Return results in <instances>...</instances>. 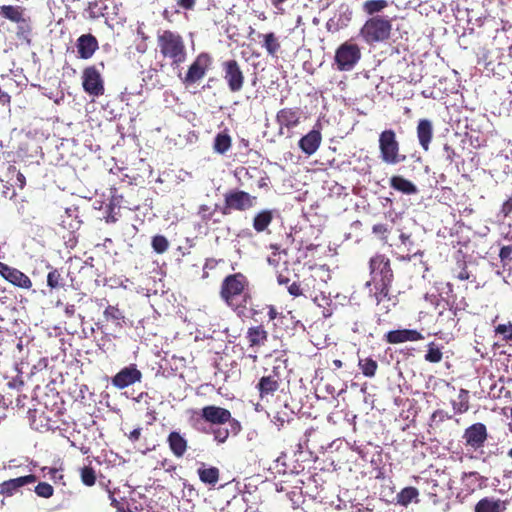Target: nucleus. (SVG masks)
<instances>
[{"instance_id": "obj_1", "label": "nucleus", "mask_w": 512, "mask_h": 512, "mask_svg": "<svg viewBox=\"0 0 512 512\" xmlns=\"http://www.w3.org/2000/svg\"><path fill=\"white\" fill-rule=\"evenodd\" d=\"M219 295L228 307L241 315L252 300L250 281L241 272L229 274L221 283Z\"/></svg>"}, {"instance_id": "obj_2", "label": "nucleus", "mask_w": 512, "mask_h": 512, "mask_svg": "<svg viewBox=\"0 0 512 512\" xmlns=\"http://www.w3.org/2000/svg\"><path fill=\"white\" fill-rule=\"evenodd\" d=\"M369 271L371 279L366 286H374L373 297L377 305L384 300H391V288L394 280V273L390 259L384 254H376L369 260Z\"/></svg>"}, {"instance_id": "obj_3", "label": "nucleus", "mask_w": 512, "mask_h": 512, "mask_svg": "<svg viewBox=\"0 0 512 512\" xmlns=\"http://www.w3.org/2000/svg\"><path fill=\"white\" fill-rule=\"evenodd\" d=\"M157 51L163 60L178 68L187 59V49L183 36L173 30H159L156 36Z\"/></svg>"}, {"instance_id": "obj_4", "label": "nucleus", "mask_w": 512, "mask_h": 512, "mask_svg": "<svg viewBox=\"0 0 512 512\" xmlns=\"http://www.w3.org/2000/svg\"><path fill=\"white\" fill-rule=\"evenodd\" d=\"M392 21L387 16L368 18L359 30V35L368 45L387 41L391 37Z\"/></svg>"}, {"instance_id": "obj_5", "label": "nucleus", "mask_w": 512, "mask_h": 512, "mask_svg": "<svg viewBox=\"0 0 512 512\" xmlns=\"http://www.w3.org/2000/svg\"><path fill=\"white\" fill-rule=\"evenodd\" d=\"M378 142L380 158L385 164L397 165L406 160V155L400 153V144L394 130L386 129L382 131Z\"/></svg>"}, {"instance_id": "obj_6", "label": "nucleus", "mask_w": 512, "mask_h": 512, "mask_svg": "<svg viewBox=\"0 0 512 512\" xmlns=\"http://www.w3.org/2000/svg\"><path fill=\"white\" fill-rule=\"evenodd\" d=\"M257 203V197L244 190L232 189L224 194V204L221 207L222 215H229L232 211H246Z\"/></svg>"}, {"instance_id": "obj_7", "label": "nucleus", "mask_w": 512, "mask_h": 512, "mask_svg": "<svg viewBox=\"0 0 512 512\" xmlns=\"http://www.w3.org/2000/svg\"><path fill=\"white\" fill-rule=\"evenodd\" d=\"M312 455L311 450H285L282 451L280 456L274 460V469L278 473L293 474L299 473L304 470L302 464L306 459H303V454Z\"/></svg>"}, {"instance_id": "obj_8", "label": "nucleus", "mask_w": 512, "mask_h": 512, "mask_svg": "<svg viewBox=\"0 0 512 512\" xmlns=\"http://www.w3.org/2000/svg\"><path fill=\"white\" fill-rule=\"evenodd\" d=\"M361 55L360 46L348 40L336 49L334 63L339 71H350L359 62Z\"/></svg>"}, {"instance_id": "obj_9", "label": "nucleus", "mask_w": 512, "mask_h": 512, "mask_svg": "<svg viewBox=\"0 0 512 512\" xmlns=\"http://www.w3.org/2000/svg\"><path fill=\"white\" fill-rule=\"evenodd\" d=\"M201 417L204 421L212 424V425H222L225 423H229L231 426V430L234 435H236L240 429L241 425L239 421L232 418L231 412L223 407L216 405H207L201 409Z\"/></svg>"}, {"instance_id": "obj_10", "label": "nucleus", "mask_w": 512, "mask_h": 512, "mask_svg": "<svg viewBox=\"0 0 512 512\" xmlns=\"http://www.w3.org/2000/svg\"><path fill=\"white\" fill-rule=\"evenodd\" d=\"M221 68L229 91L232 93L241 91L245 83V76L239 62L235 59H229L222 62Z\"/></svg>"}, {"instance_id": "obj_11", "label": "nucleus", "mask_w": 512, "mask_h": 512, "mask_svg": "<svg viewBox=\"0 0 512 512\" xmlns=\"http://www.w3.org/2000/svg\"><path fill=\"white\" fill-rule=\"evenodd\" d=\"M82 87L90 96L99 97L104 94V80L101 71L96 65H90L84 68L82 72Z\"/></svg>"}, {"instance_id": "obj_12", "label": "nucleus", "mask_w": 512, "mask_h": 512, "mask_svg": "<svg viewBox=\"0 0 512 512\" xmlns=\"http://www.w3.org/2000/svg\"><path fill=\"white\" fill-rule=\"evenodd\" d=\"M212 65V57L205 52L200 53L189 66L182 82L189 86L201 80Z\"/></svg>"}, {"instance_id": "obj_13", "label": "nucleus", "mask_w": 512, "mask_h": 512, "mask_svg": "<svg viewBox=\"0 0 512 512\" xmlns=\"http://www.w3.org/2000/svg\"><path fill=\"white\" fill-rule=\"evenodd\" d=\"M301 111L300 108L285 107L280 109L276 114V122L279 125L278 134L284 135L285 129L290 131L300 124Z\"/></svg>"}, {"instance_id": "obj_14", "label": "nucleus", "mask_w": 512, "mask_h": 512, "mask_svg": "<svg viewBox=\"0 0 512 512\" xmlns=\"http://www.w3.org/2000/svg\"><path fill=\"white\" fill-rule=\"evenodd\" d=\"M0 275L7 282L18 288L27 290L32 288V281L25 273L17 268L9 266L4 262H0Z\"/></svg>"}, {"instance_id": "obj_15", "label": "nucleus", "mask_w": 512, "mask_h": 512, "mask_svg": "<svg viewBox=\"0 0 512 512\" xmlns=\"http://www.w3.org/2000/svg\"><path fill=\"white\" fill-rule=\"evenodd\" d=\"M142 372L137 368L136 364L121 369L113 378L112 385L118 389H124L130 385L140 382Z\"/></svg>"}, {"instance_id": "obj_16", "label": "nucleus", "mask_w": 512, "mask_h": 512, "mask_svg": "<svg viewBox=\"0 0 512 512\" xmlns=\"http://www.w3.org/2000/svg\"><path fill=\"white\" fill-rule=\"evenodd\" d=\"M281 376L277 367H274L270 374L262 376L256 386L259 397L265 399L273 396L280 388Z\"/></svg>"}, {"instance_id": "obj_17", "label": "nucleus", "mask_w": 512, "mask_h": 512, "mask_svg": "<svg viewBox=\"0 0 512 512\" xmlns=\"http://www.w3.org/2000/svg\"><path fill=\"white\" fill-rule=\"evenodd\" d=\"M87 11L92 19L113 18L118 15V7L114 0H93L88 3Z\"/></svg>"}, {"instance_id": "obj_18", "label": "nucleus", "mask_w": 512, "mask_h": 512, "mask_svg": "<svg viewBox=\"0 0 512 512\" xmlns=\"http://www.w3.org/2000/svg\"><path fill=\"white\" fill-rule=\"evenodd\" d=\"M487 436L488 433L485 424L478 422L465 429L463 439L467 446L472 448H481L484 445Z\"/></svg>"}, {"instance_id": "obj_19", "label": "nucleus", "mask_w": 512, "mask_h": 512, "mask_svg": "<svg viewBox=\"0 0 512 512\" xmlns=\"http://www.w3.org/2000/svg\"><path fill=\"white\" fill-rule=\"evenodd\" d=\"M25 11L26 9L19 5L0 6V16L18 25L17 35L19 36L23 31V24L26 23Z\"/></svg>"}, {"instance_id": "obj_20", "label": "nucleus", "mask_w": 512, "mask_h": 512, "mask_svg": "<svg viewBox=\"0 0 512 512\" xmlns=\"http://www.w3.org/2000/svg\"><path fill=\"white\" fill-rule=\"evenodd\" d=\"M76 48L81 59H90L99 48L97 38L88 33L78 37L76 41Z\"/></svg>"}, {"instance_id": "obj_21", "label": "nucleus", "mask_w": 512, "mask_h": 512, "mask_svg": "<svg viewBox=\"0 0 512 512\" xmlns=\"http://www.w3.org/2000/svg\"><path fill=\"white\" fill-rule=\"evenodd\" d=\"M245 339L249 348L253 349L254 352H258L268 341V332L262 324L251 326L247 329Z\"/></svg>"}, {"instance_id": "obj_22", "label": "nucleus", "mask_w": 512, "mask_h": 512, "mask_svg": "<svg viewBox=\"0 0 512 512\" xmlns=\"http://www.w3.org/2000/svg\"><path fill=\"white\" fill-rule=\"evenodd\" d=\"M423 338V335L419 331L413 329L391 330L384 336L385 341L389 344H399L407 341L414 342L422 340Z\"/></svg>"}, {"instance_id": "obj_23", "label": "nucleus", "mask_w": 512, "mask_h": 512, "mask_svg": "<svg viewBox=\"0 0 512 512\" xmlns=\"http://www.w3.org/2000/svg\"><path fill=\"white\" fill-rule=\"evenodd\" d=\"M321 142V132L319 130L313 129L299 140L298 145L303 153L310 156L318 150Z\"/></svg>"}, {"instance_id": "obj_24", "label": "nucleus", "mask_w": 512, "mask_h": 512, "mask_svg": "<svg viewBox=\"0 0 512 512\" xmlns=\"http://www.w3.org/2000/svg\"><path fill=\"white\" fill-rule=\"evenodd\" d=\"M37 478L33 474L21 476L18 478L4 481L0 484V494L12 496L19 488L36 482Z\"/></svg>"}, {"instance_id": "obj_25", "label": "nucleus", "mask_w": 512, "mask_h": 512, "mask_svg": "<svg viewBox=\"0 0 512 512\" xmlns=\"http://www.w3.org/2000/svg\"><path fill=\"white\" fill-rule=\"evenodd\" d=\"M508 504V500L484 497L476 503L474 512H505Z\"/></svg>"}, {"instance_id": "obj_26", "label": "nucleus", "mask_w": 512, "mask_h": 512, "mask_svg": "<svg viewBox=\"0 0 512 512\" xmlns=\"http://www.w3.org/2000/svg\"><path fill=\"white\" fill-rule=\"evenodd\" d=\"M123 195L118 193V189L116 187L110 188V199L107 205V223H115L118 221L119 209L123 202Z\"/></svg>"}, {"instance_id": "obj_27", "label": "nucleus", "mask_w": 512, "mask_h": 512, "mask_svg": "<svg viewBox=\"0 0 512 512\" xmlns=\"http://www.w3.org/2000/svg\"><path fill=\"white\" fill-rule=\"evenodd\" d=\"M419 144L424 151H428L433 138L432 122L428 119H420L416 128Z\"/></svg>"}, {"instance_id": "obj_28", "label": "nucleus", "mask_w": 512, "mask_h": 512, "mask_svg": "<svg viewBox=\"0 0 512 512\" xmlns=\"http://www.w3.org/2000/svg\"><path fill=\"white\" fill-rule=\"evenodd\" d=\"M274 210L263 209L257 212L252 220V227L257 233L267 231L268 227L274 220Z\"/></svg>"}, {"instance_id": "obj_29", "label": "nucleus", "mask_w": 512, "mask_h": 512, "mask_svg": "<svg viewBox=\"0 0 512 512\" xmlns=\"http://www.w3.org/2000/svg\"><path fill=\"white\" fill-rule=\"evenodd\" d=\"M389 185L392 189L406 195H414L418 193L417 186L410 180L400 175L392 176L389 180Z\"/></svg>"}, {"instance_id": "obj_30", "label": "nucleus", "mask_w": 512, "mask_h": 512, "mask_svg": "<svg viewBox=\"0 0 512 512\" xmlns=\"http://www.w3.org/2000/svg\"><path fill=\"white\" fill-rule=\"evenodd\" d=\"M197 473L199 479L205 484L215 485L219 480V469L208 467L204 462L198 463Z\"/></svg>"}, {"instance_id": "obj_31", "label": "nucleus", "mask_w": 512, "mask_h": 512, "mask_svg": "<svg viewBox=\"0 0 512 512\" xmlns=\"http://www.w3.org/2000/svg\"><path fill=\"white\" fill-rule=\"evenodd\" d=\"M454 414H464L470 408V394L467 389L461 388L457 400L451 401Z\"/></svg>"}, {"instance_id": "obj_32", "label": "nucleus", "mask_w": 512, "mask_h": 512, "mask_svg": "<svg viewBox=\"0 0 512 512\" xmlns=\"http://www.w3.org/2000/svg\"><path fill=\"white\" fill-rule=\"evenodd\" d=\"M258 37L262 38V46L265 48L268 55L275 56L280 50V41L274 32H269L266 34L259 33Z\"/></svg>"}, {"instance_id": "obj_33", "label": "nucleus", "mask_w": 512, "mask_h": 512, "mask_svg": "<svg viewBox=\"0 0 512 512\" xmlns=\"http://www.w3.org/2000/svg\"><path fill=\"white\" fill-rule=\"evenodd\" d=\"M30 425L34 430L40 432L48 431L52 428L50 420L48 417H46L45 413H39L37 410H34L30 414Z\"/></svg>"}, {"instance_id": "obj_34", "label": "nucleus", "mask_w": 512, "mask_h": 512, "mask_svg": "<svg viewBox=\"0 0 512 512\" xmlns=\"http://www.w3.org/2000/svg\"><path fill=\"white\" fill-rule=\"evenodd\" d=\"M418 489L412 486L403 488L397 494V503L402 506H408L412 502H418Z\"/></svg>"}, {"instance_id": "obj_35", "label": "nucleus", "mask_w": 512, "mask_h": 512, "mask_svg": "<svg viewBox=\"0 0 512 512\" xmlns=\"http://www.w3.org/2000/svg\"><path fill=\"white\" fill-rule=\"evenodd\" d=\"M425 484H426V487L424 488V492L429 497V500L434 505L440 503L441 493L443 492V488L434 479L426 480Z\"/></svg>"}, {"instance_id": "obj_36", "label": "nucleus", "mask_w": 512, "mask_h": 512, "mask_svg": "<svg viewBox=\"0 0 512 512\" xmlns=\"http://www.w3.org/2000/svg\"><path fill=\"white\" fill-rule=\"evenodd\" d=\"M232 145V139L227 132L218 133L215 136L213 149L219 154H225Z\"/></svg>"}, {"instance_id": "obj_37", "label": "nucleus", "mask_w": 512, "mask_h": 512, "mask_svg": "<svg viewBox=\"0 0 512 512\" xmlns=\"http://www.w3.org/2000/svg\"><path fill=\"white\" fill-rule=\"evenodd\" d=\"M218 205L215 204L214 207H211L206 204H202L198 208L197 215L200 217L201 221L208 225L210 222L216 224L220 223V219H214V215L217 211Z\"/></svg>"}, {"instance_id": "obj_38", "label": "nucleus", "mask_w": 512, "mask_h": 512, "mask_svg": "<svg viewBox=\"0 0 512 512\" xmlns=\"http://www.w3.org/2000/svg\"><path fill=\"white\" fill-rule=\"evenodd\" d=\"M387 0H367L363 3V11L370 16H376V14L382 12L388 7Z\"/></svg>"}, {"instance_id": "obj_39", "label": "nucleus", "mask_w": 512, "mask_h": 512, "mask_svg": "<svg viewBox=\"0 0 512 512\" xmlns=\"http://www.w3.org/2000/svg\"><path fill=\"white\" fill-rule=\"evenodd\" d=\"M358 366L362 371V374L366 377L372 378L376 375L378 369V363L371 357L365 359H359Z\"/></svg>"}, {"instance_id": "obj_40", "label": "nucleus", "mask_w": 512, "mask_h": 512, "mask_svg": "<svg viewBox=\"0 0 512 512\" xmlns=\"http://www.w3.org/2000/svg\"><path fill=\"white\" fill-rule=\"evenodd\" d=\"M104 317L106 320H111V321H115L116 322V325L118 327H122V322L124 320V315H123V312L117 307V306H112V305H109L105 310H104V313H103Z\"/></svg>"}, {"instance_id": "obj_41", "label": "nucleus", "mask_w": 512, "mask_h": 512, "mask_svg": "<svg viewBox=\"0 0 512 512\" xmlns=\"http://www.w3.org/2000/svg\"><path fill=\"white\" fill-rule=\"evenodd\" d=\"M80 477L86 486H93L96 482V472L90 465H85L80 469Z\"/></svg>"}, {"instance_id": "obj_42", "label": "nucleus", "mask_w": 512, "mask_h": 512, "mask_svg": "<svg viewBox=\"0 0 512 512\" xmlns=\"http://www.w3.org/2000/svg\"><path fill=\"white\" fill-rule=\"evenodd\" d=\"M151 245H152V248L153 250L157 253V254H163L165 253L168 248H169V241L167 240V238L163 235H155L153 238H152V242H151Z\"/></svg>"}, {"instance_id": "obj_43", "label": "nucleus", "mask_w": 512, "mask_h": 512, "mask_svg": "<svg viewBox=\"0 0 512 512\" xmlns=\"http://www.w3.org/2000/svg\"><path fill=\"white\" fill-rule=\"evenodd\" d=\"M442 351L432 342L428 345L425 360L431 363H438L442 360Z\"/></svg>"}, {"instance_id": "obj_44", "label": "nucleus", "mask_w": 512, "mask_h": 512, "mask_svg": "<svg viewBox=\"0 0 512 512\" xmlns=\"http://www.w3.org/2000/svg\"><path fill=\"white\" fill-rule=\"evenodd\" d=\"M169 448H186L187 442L184 437L176 431H173L168 436Z\"/></svg>"}, {"instance_id": "obj_45", "label": "nucleus", "mask_w": 512, "mask_h": 512, "mask_svg": "<svg viewBox=\"0 0 512 512\" xmlns=\"http://www.w3.org/2000/svg\"><path fill=\"white\" fill-rule=\"evenodd\" d=\"M480 480L481 477L477 472L465 473L463 476V481L472 491H474L476 488H481Z\"/></svg>"}, {"instance_id": "obj_46", "label": "nucleus", "mask_w": 512, "mask_h": 512, "mask_svg": "<svg viewBox=\"0 0 512 512\" xmlns=\"http://www.w3.org/2000/svg\"><path fill=\"white\" fill-rule=\"evenodd\" d=\"M62 277L57 269H52L47 275V285L51 289H57L62 286Z\"/></svg>"}, {"instance_id": "obj_47", "label": "nucleus", "mask_w": 512, "mask_h": 512, "mask_svg": "<svg viewBox=\"0 0 512 512\" xmlns=\"http://www.w3.org/2000/svg\"><path fill=\"white\" fill-rule=\"evenodd\" d=\"M401 244L405 247L407 252V259L410 260L411 256H416L417 251H413V241L411 240V235L406 233H401L399 236Z\"/></svg>"}, {"instance_id": "obj_48", "label": "nucleus", "mask_w": 512, "mask_h": 512, "mask_svg": "<svg viewBox=\"0 0 512 512\" xmlns=\"http://www.w3.org/2000/svg\"><path fill=\"white\" fill-rule=\"evenodd\" d=\"M495 333L502 336V339L506 342L512 340V323L499 324L495 327Z\"/></svg>"}, {"instance_id": "obj_49", "label": "nucleus", "mask_w": 512, "mask_h": 512, "mask_svg": "<svg viewBox=\"0 0 512 512\" xmlns=\"http://www.w3.org/2000/svg\"><path fill=\"white\" fill-rule=\"evenodd\" d=\"M53 492H54V488L52 487V485H50L47 482H40L35 487V493L39 497L50 498L53 495Z\"/></svg>"}, {"instance_id": "obj_50", "label": "nucleus", "mask_w": 512, "mask_h": 512, "mask_svg": "<svg viewBox=\"0 0 512 512\" xmlns=\"http://www.w3.org/2000/svg\"><path fill=\"white\" fill-rule=\"evenodd\" d=\"M499 258L503 264V267L510 261H512V245H505L501 247L499 251Z\"/></svg>"}, {"instance_id": "obj_51", "label": "nucleus", "mask_w": 512, "mask_h": 512, "mask_svg": "<svg viewBox=\"0 0 512 512\" xmlns=\"http://www.w3.org/2000/svg\"><path fill=\"white\" fill-rule=\"evenodd\" d=\"M213 435L218 443H224L229 437V430L227 428L218 427L213 430Z\"/></svg>"}, {"instance_id": "obj_52", "label": "nucleus", "mask_w": 512, "mask_h": 512, "mask_svg": "<svg viewBox=\"0 0 512 512\" xmlns=\"http://www.w3.org/2000/svg\"><path fill=\"white\" fill-rule=\"evenodd\" d=\"M372 232L376 235H379L382 240L386 241L387 233L389 232V229L386 224L379 223V224H375L372 227Z\"/></svg>"}, {"instance_id": "obj_53", "label": "nucleus", "mask_w": 512, "mask_h": 512, "mask_svg": "<svg viewBox=\"0 0 512 512\" xmlns=\"http://www.w3.org/2000/svg\"><path fill=\"white\" fill-rule=\"evenodd\" d=\"M512 214V196L509 197L501 206L499 215L505 219Z\"/></svg>"}, {"instance_id": "obj_54", "label": "nucleus", "mask_w": 512, "mask_h": 512, "mask_svg": "<svg viewBox=\"0 0 512 512\" xmlns=\"http://www.w3.org/2000/svg\"><path fill=\"white\" fill-rule=\"evenodd\" d=\"M8 171L9 172H16V178H17V182H16V185L20 188V189H23L24 186L26 185V178L24 176V174L20 171H17L16 167L14 165H10L9 168H8Z\"/></svg>"}, {"instance_id": "obj_55", "label": "nucleus", "mask_w": 512, "mask_h": 512, "mask_svg": "<svg viewBox=\"0 0 512 512\" xmlns=\"http://www.w3.org/2000/svg\"><path fill=\"white\" fill-rule=\"evenodd\" d=\"M176 4L179 8L185 10V11H192L194 10L197 0H175Z\"/></svg>"}, {"instance_id": "obj_56", "label": "nucleus", "mask_w": 512, "mask_h": 512, "mask_svg": "<svg viewBox=\"0 0 512 512\" xmlns=\"http://www.w3.org/2000/svg\"><path fill=\"white\" fill-rule=\"evenodd\" d=\"M453 418V415H450L448 414L447 412H445L444 410H436L433 414H432V421H440V422H443L445 420H450Z\"/></svg>"}, {"instance_id": "obj_57", "label": "nucleus", "mask_w": 512, "mask_h": 512, "mask_svg": "<svg viewBox=\"0 0 512 512\" xmlns=\"http://www.w3.org/2000/svg\"><path fill=\"white\" fill-rule=\"evenodd\" d=\"M288 293L293 297H299L303 295V290L301 288L300 283L293 282L287 286Z\"/></svg>"}, {"instance_id": "obj_58", "label": "nucleus", "mask_w": 512, "mask_h": 512, "mask_svg": "<svg viewBox=\"0 0 512 512\" xmlns=\"http://www.w3.org/2000/svg\"><path fill=\"white\" fill-rule=\"evenodd\" d=\"M105 452L104 454V459L106 461H108L109 463H113L114 465L115 464H120L121 463V459L119 458L118 461H117V454L114 453V450H101V453Z\"/></svg>"}, {"instance_id": "obj_59", "label": "nucleus", "mask_w": 512, "mask_h": 512, "mask_svg": "<svg viewBox=\"0 0 512 512\" xmlns=\"http://www.w3.org/2000/svg\"><path fill=\"white\" fill-rule=\"evenodd\" d=\"M271 249H274L275 252H273L272 255L268 258V262L271 265L277 266L279 263V259H277L276 257H279L280 255L279 246L276 244H272Z\"/></svg>"}, {"instance_id": "obj_60", "label": "nucleus", "mask_w": 512, "mask_h": 512, "mask_svg": "<svg viewBox=\"0 0 512 512\" xmlns=\"http://www.w3.org/2000/svg\"><path fill=\"white\" fill-rule=\"evenodd\" d=\"M455 277L461 281L468 280L470 278V273L465 263L462 264L460 272Z\"/></svg>"}, {"instance_id": "obj_61", "label": "nucleus", "mask_w": 512, "mask_h": 512, "mask_svg": "<svg viewBox=\"0 0 512 512\" xmlns=\"http://www.w3.org/2000/svg\"><path fill=\"white\" fill-rule=\"evenodd\" d=\"M217 263H218V261L215 260V259H207L205 264H204V267H203V270H204L203 277H208V272H206V269H213V268H215Z\"/></svg>"}, {"instance_id": "obj_62", "label": "nucleus", "mask_w": 512, "mask_h": 512, "mask_svg": "<svg viewBox=\"0 0 512 512\" xmlns=\"http://www.w3.org/2000/svg\"><path fill=\"white\" fill-rule=\"evenodd\" d=\"M266 308L268 309L267 313H268L269 320L273 321L280 315V313L277 311L275 306L267 305Z\"/></svg>"}, {"instance_id": "obj_63", "label": "nucleus", "mask_w": 512, "mask_h": 512, "mask_svg": "<svg viewBox=\"0 0 512 512\" xmlns=\"http://www.w3.org/2000/svg\"><path fill=\"white\" fill-rule=\"evenodd\" d=\"M141 428H136L134 430H132L129 434H128V438L131 440V441H137L140 436H141Z\"/></svg>"}, {"instance_id": "obj_64", "label": "nucleus", "mask_w": 512, "mask_h": 512, "mask_svg": "<svg viewBox=\"0 0 512 512\" xmlns=\"http://www.w3.org/2000/svg\"><path fill=\"white\" fill-rule=\"evenodd\" d=\"M277 282L279 285H286L288 286L289 282H290V279L288 277H286L285 275L283 274H279L277 276Z\"/></svg>"}]
</instances>
